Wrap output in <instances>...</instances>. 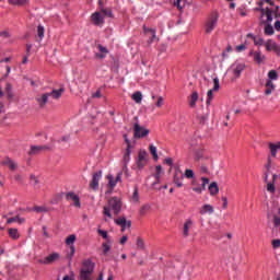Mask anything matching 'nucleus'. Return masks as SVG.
Here are the masks:
<instances>
[{
    "instance_id": "nucleus-1",
    "label": "nucleus",
    "mask_w": 280,
    "mask_h": 280,
    "mask_svg": "<svg viewBox=\"0 0 280 280\" xmlns=\"http://www.w3.org/2000/svg\"><path fill=\"white\" fill-rule=\"evenodd\" d=\"M121 207H122L121 199L118 197H112L108 200L107 206L103 208V214L106 218H109V220H113V213L114 215L121 213ZM110 211H113V213H110Z\"/></svg>"
},
{
    "instance_id": "nucleus-2",
    "label": "nucleus",
    "mask_w": 280,
    "mask_h": 280,
    "mask_svg": "<svg viewBox=\"0 0 280 280\" xmlns=\"http://www.w3.org/2000/svg\"><path fill=\"white\" fill-rule=\"evenodd\" d=\"M62 93H65V88H60L59 90H52L49 93L39 94L36 96V102L39 108H45L47 102H49V97L52 100H60L62 97Z\"/></svg>"
},
{
    "instance_id": "nucleus-3",
    "label": "nucleus",
    "mask_w": 280,
    "mask_h": 280,
    "mask_svg": "<svg viewBox=\"0 0 280 280\" xmlns=\"http://www.w3.org/2000/svg\"><path fill=\"white\" fill-rule=\"evenodd\" d=\"M93 270H95V262H93L92 259L83 260L82 268L80 270V279L81 280H91Z\"/></svg>"
},
{
    "instance_id": "nucleus-4",
    "label": "nucleus",
    "mask_w": 280,
    "mask_h": 280,
    "mask_svg": "<svg viewBox=\"0 0 280 280\" xmlns=\"http://www.w3.org/2000/svg\"><path fill=\"white\" fill-rule=\"evenodd\" d=\"M218 21H220V13L218 11L212 12L205 23L206 34H211L215 27H218Z\"/></svg>"
},
{
    "instance_id": "nucleus-5",
    "label": "nucleus",
    "mask_w": 280,
    "mask_h": 280,
    "mask_svg": "<svg viewBox=\"0 0 280 280\" xmlns=\"http://www.w3.org/2000/svg\"><path fill=\"white\" fill-rule=\"evenodd\" d=\"M150 135V130L141 127L139 122L133 125V137L135 139H143V137H148Z\"/></svg>"
},
{
    "instance_id": "nucleus-6",
    "label": "nucleus",
    "mask_w": 280,
    "mask_h": 280,
    "mask_svg": "<svg viewBox=\"0 0 280 280\" xmlns=\"http://www.w3.org/2000/svg\"><path fill=\"white\" fill-rule=\"evenodd\" d=\"M246 69V65L244 62L235 61L231 65L230 71L234 75V78H240L242 75V71Z\"/></svg>"
},
{
    "instance_id": "nucleus-7",
    "label": "nucleus",
    "mask_w": 280,
    "mask_h": 280,
    "mask_svg": "<svg viewBox=\"0 0 280 280\" xmlns=\"http://www.w3.org/2000/svg\"><path fill=\"white\" fill-rule=\"evenodd\" d=\"M136 165H137L138 170H143V167L145 165H148V152L147 151H143V150L139 151Z\"/></svg>"
},
{
    "instance_id": "nucleus-8",
    "label": "nucleus",
    "mask_w": 280,
    "mask_h": 280,
    "mask_svg": "<svg viewBox=\"0 0 280 280\" xmlns=\"http://www.w3.org/2000/svg\"><path fill=\"white\" fill-rule=\"evenodd\" d=\"M100 180H102V171H98L92 175V180L90 182V189L97 191L100 189Z\"/></svg>"
},
{
    "instance_id": "nucleus-9",
    "label": "nucleus",
    "mask_w": 280,
    "mask_h": 280,
    "mask_svg": "<svg viewBox=\"0 0 280 280\" xmlns=\"http://www.w3.org/2000/svg\"><path fill=\"white\" fill-rule=\"evenodd\" d=\"M115 224L121 228V233H124L126 229H130L132 226V222L129 220H126V217H120L118 219H115Z\"/></svg>"
},
{
    "instance_id": "nucleus-10",
    "label": "nucleus",
    "mask_w": 280,
    "mask_h": 280,
    "mask_svg": "<svg viewBox=\"0 0 280 280\" xmlns=\"http://www.w3.org/2000/svg\"><path fill=\"white\" fill-rule=\"evenodd\" d=\"M60 259V254L52 253L45 257L44 259H38V264H44L45 266H49V264H54V261H58Z\"/></svg>"
},
{
    "instance_id": "nucleus-11",
    "label": "nucleus",
    "mask_w": 280,
    "mask_h": 280,
    "mask_svg": "<svg viewBox=\"0 0 280 280\" xmlns=\"http://www.w3.org/2000/svg\"><path fill=\"white\" fill-rule=\"evenodd\" d=\"M50 150L49 145H32L28 154L31 156H35L36 154H43V152H47Z\"/></svg>"
},
{
    "instance_id": "nucleus-12",
    "label": "nucleus",
    "mask_w": 280,
    "mask_h": 280,
    "mask_svg": "<svg viewBox=\"0 0 280 280\" xmlns=\"http://www.w3.org/2000/svg\"><path fill=\"white\" fill-rule=\"evenodd\" d=\"M161 174H163V167L158 165L154 174L155 182L152 184L153 189H158V191H161V187H156V185L161 184Z\"/></svg>"
},
{
    "instance_id": "nucleus-13",
    "label": "nucleus",
    "mask_w": 280,
    "mask_h": 280,
    "mask_svg": "<svg viewBox=\"0 0 280 280\" xmlns=\"http://www.w3.org/2000/svg\"><path fill=\"white\" fill-rule=\"evenodd\" d=\"M265 47H266L267 51H275V54H277V56H280V46L278 44H276L275 40L268 39L265 43Z\"/></svg>"
},
{
    "instance_id": "nucleus-14",
    "label": "nucleus",
    "mask_w": 280,
    "mask_h": 280,
    "mask_svg": "<svg viewBox=\"0 0 280 280\" xmlns=\"http://www.w3.org/2000/svg\"><path fill=\"white\" fill-rule=\"evenodd\" d=\"M268 148H269V152H270L269 156L271 159H277V153L280 152V141L276 142V143L269 142Z\"/></svg>"
},
{
    "instance_id": "nucleus-15",
    "label": "nucleus",
    "mask_w": 280,
    "mask_h": 280,
    "mask_svg": "<svg viewBox=\"0 0 280 280\" xmlns=\"http://www.w3.org/2000/svg\"><path fill=\"white\" fill-rule=\"evenodd\" d=\"M277 89V85L275 84V82L267 80L265 83V95L269 96L272 95V93H275V90Z\"/></svg>"
},
{
    "instance_id": "nucleus-16",
    "label": "nucleus",
    "mask_w": 280,
    "mask_h": 280,
    "mask_svg": "<svg viewBox=\"0 0 280 280\" xmlns=\"http://www.w3.org/2000/svg\"><path fill=\"white\" fill-rule=\"evenodd\" d=\"M91 19L94 25H104V15L102 14V12L93 13Z\"/></svg>"
},
{
    "instance_id": "nucleus-17",
    "label": "nucleus",
    "mask_w": 280,
    "mask_h": 280,
    "mask_svg": "<svg viewBox=\"0 0 280 280\" xmlns=\"http://www.w3.org/2000/svg\"><path fill=\"white\" fill-rule=\"evenodd\" d=\"M183 178H185L183 172L176 171L173 176V183L176 185V187H183Z\"/></svg>"
},
{
    "instance_id": "nucleus-18",
    "label": "nucleus",
    "mask_w": 280,
    "mask_h": 280,
    "mask_svg": "<svg viewBox=\"0 0 280 280\" xmlns=\"http://www.w3.org/2000/svg\"><path fill=\"white\" fill-rule=\"evenodd\" d=\"M67 200H72L73 206L80 209L81 203H80V197L75 195V192H68L66 195Z\"/></svg>"
},
{
    "instance_id": "nucleus-19",
    "label": "nucleus",
    "mask_w": 280,
    "mask_h": 280,
    "mask_svg": "<svg viewBox=\"0 0 280 280\" xmlns=\"http://www.w3.org/2000/svg\"><path fill=\"white\" fill-rule=\"evenodd\" d=\"M143 32L150 38L149 43H154V40H158L156 31L154 28H148L144 26Z\"/></svg>"
},
{
    "instance_id": "nucleus-20",
    "label": "nucleus",
    "mask_w": 280,
    "mask_h": 280,
    "mask_svg": "<svg viewBox=\"0 0 280 280\" xmlns=\"http://www.w3.org/2000/svg\"><path fill=\"white\" fill-rule=\"evenodd\" d=\"M130 154H132V151L130 149H126L122 161V172H128V163H130Z\"/></svg>"
},
{
    "instance_id": "nucleus-21",
    "label": "nucleus",
    "mask_w": 280,
    "mask_h": 280,
    "mask_svg": "<svg viewBox=\"0 0 280 280\" xmlns=\"http://www.w3.org/2000/svg\"><path fill=\"white\" fill-rule=\"evenodd\" d=\"M1 165H5L7 167H9V170H11L12 172H14V170H16L18 165L15 164L14 161H12L10 158H5L4 160H2L0 162Z\"/></svg>"
},
{
    "instance_id": "nucleus-22",
    "label": "nucleus",
    "mask_w": 280,
    "mask_h": 280,
    "mask_svg": "<svg viewBox=\"0 0 280 280\" xmlns=\"http://www.w3.org/2000/svg\"><path fill=\"white\" fill-rule=\"evenodd\" d=\"M213 206H211V205H209V203H206V205H203L202 207H201V209H200V211H199V213L201 214V215H205V214H207V213H209L210 215H211V213H213Z\"/></svg>"
},
{
    "instance_id": "nucleus-23",
    "label": "nucleus",
    "mask_w": 280,
    "mask_h": 280,
    "mask_svg": "<svg viewBox=\"0 0 280 280\" xmlns=\"http://www.w3.org/2000/svg\"><path fill=\"white\" fill-rule=\"evenodd\" d=\"M209 192H210V196H217V194L220 192V188L218 187V183L215 182H212L209 187Z\"/></svg>"
},
{
    "instance_id": "nucleus-24",
    "label": "nucleus",
    "mask_w": 280,
    "mask_h": 280,
    "mask_svg": "<svg viewBox=\"0 0 280 280\" xmlns=\"http://www.w3.org/2000/svg\"><path fill=\"white\" fill-rule=\"evenodd\" d=\"M196 102H198V93L195 91L188 98L190 108H196Z\"/></svg>"
},
{
    "instance_id": "nucleus-25",
    "label": "nucleus",
    "mask_w": 280,
    "mask_h": 280,
    "mask_svg": "<svg viewBox=\"0 0 280 280\" xmlns=\"http://www.w3.org/2000/svg\"><path fill=\"white\" fill-rule=\"evenodd\" d=\"M112 245H113V240L110 238H107V241L102 244L103 255H108Z\"/></svg>"
},
{
    "instance_id": "nucleus-26",
    "label": "nucleus",
    "mask_w": 280,
    "mask_h": 280,
    "mask_svg": "<svg viewBox=\"0 0 280 280\" xmlns=\"http://www.w3.org/2000/svg\"><path fill=\"white\" fill-rule=\"evenodd\" d=\"M265 167L267 170V172L265 173V183H268V176L270 174V168L272 167V158L271 156L267 158V164Z\"/></svg>"
},
{
    "instance_id": "nucleus-27",
    "label": "nucleus",
    "mask_w": 280,
    "mask_h": 280,
    "mask_svg": "<svg viewBox=\"0 0 280 280\" xmlns=\"http://www.w3.org/2000/svg\"><path fill=\"white\" fill-rule=\"evenodd\" d=\"M260 12L262 15L265 14L267 16V23H272V10H270L269 8H261Z\"/></svg>"
},
{
    "instance_id": "nucleus-28",
    "label": "nucleus",
    "mask_w": 280,
    "mask_h": 280,
    "mask_svg": "<svg viewBox=\"0 0 280 280\" xmlns=\"http://www.w3.org/2000/svg\"><path fill=\"white\" fill-rule=\"evenodd\" d=\"M192 224L194 222L190 219L186 220V222L184 223V237H187L189 235V229H191Z\"/></svg>"
},
{
    "instance_id": "nucleus-29",
    "label": "nucleus",
    "mask_w": 280,
    "mask_h": 280,
    "mask_svg": "<svg viewBox=\"0 0 280 280\" xmlns=\"http://www.w3.org/2000/svg\"><path fill=\"white\" fill-rule=\"evenodd\" d=\"M14 222H18V224H23L25 222V219L24 218H20L19 215H15V217L9 218L7 220V224H12Z\"/></svg>"
},
{
    "instance_id": "nucleus-30",
    "label": "nucleus",
    "mask_w": 280,
    "mask_h": 280,
    "mask_svg": "<svg viewBox=\"0 0 280 280\" xmlns=\"http://www.w3.org/2000/svg\"><path fill=\"white\" fill-rule=\"evenodd\" d=\"M9 236L11 237V240H19V237H21V234H19V230L11 228L9 229Z\"/></svg>"
},
{
    "instance_id": "nucleus-31",
    "label": "nucleus",
    "mask_w": 280,
    "mask_h": 280,
    "mask_svg": "<svg viewBox=\"0 0 280 280\" xmlns=\"http://www.w3.org/2000/svg\"><path fill=\"white\" fill-rule=\"evenodd\" d=\"M202 159H209V156L205 158V150L199 149L195 152V160L196 161H202Z\"/></svg>"
},
{
    "instance_id": "nucleus-32",
    "label": "nucleus",
    "mask_w": 280,
    "mask_h": 280,
    "mask_svg": "<svg viewBox=\"0 0 280 280\" xmlns=\"http://www.w3.org/2000/svg\"><path fill=\"white\" fill-rule=\"evenodd\" d=\"M78 240V236H75V234H71L66 238V244L67 246H74L73 244H75V241Z\"/></svg>"
},
{
    "instance_id": "nucleus-33",
    "label": "nucleus",
    "mask_w": 280,
    "mask_h": 280,
    "mask_svg": "<svg viewBox=\"0 0 280 280\" xmlns=\"http://www.w3.org/2000/svg\"><path fill=\"white\" fill-rule=\"evenodd\" d=\"M131 97L133 102H136V104H141V100H143V95L141 94V92L133 93Z\"/></svg>"
},
{
    "instance_id": "nucleus-34",
    "label": "nucleus",
    "mask_w": 280,
    "mask_h": 280,
    "mask_svg": "<svg viewBox=\"0 0 280 280\" xmlns=\"http://www.w3.org/2000/svg\"><path fill=\"white\" fill-rule=\"evenodd\" d=\"M107 180L110 189H115V187L117 186V180L115 179V177H113V175H107Z\"/></svg>"
},
{
    "instance_id": "nucleus-35",
    "label": "nucleus",
    "mask_w": 280,
    "mask_h": 280,
    "mask_svg": "<svg viewBox=\"0 0 280 280\" xmlns=\"http://www.w3.org/2000/svg\"><path fill=\"white\" fill-rule=\"evenodd\" d=\"M267 183V191L269 194H275L277 191V187H275V182H266Z\"/></svg>"
},
{
    "instance_id": "nucleus-36",
    "label": "nucleus",
    "mask_w": 280,
    "mask_h": 280,
    "mask_svg": "<svg viewBox=\"0 0 280 280\" xmlns=\"http://www.w3.org/2000/svg\"><path fill=\"white\" fill-rule=\"evenodd\" d=\"M270 80V82H272V80H279V73L276 72V70H270L268 72V79Z\"/></svg>"
},
{
    "instance_id": "nucleus-37",
    "label": "nucleus",
    "mask_w": 280,
    "mask_h": 280,
    "mask_svg": "<svg viewBox=\"0 0 280 280\" xmlns=\"http://www.w3.org/2000/svg\"><path fill=\"white\" fill-rule=\"evenodd\" d=\"M149 150L154 161H159V153H156V147H154V144H150Z\"/></svg>"
},
{
    "instance_id": "nucleus-38",
    "label": "nucleus",
    "mask_w": 280,
    "mask_h": 280,
    "mask_svg": "<svg viewBox=\"0 0 280 280\" xmlns=\"http://www.w3.org/2000/svg\"><path fill=\"white\" fill-rule=\"evenodd\" d=\"M265 34L266 36H272V34H275V27H272L270 24H267L265 26Z\"/></svg>"
},
{
    "instance_id": "nucleus-39",
    "label": "nucleus",
    "mask_w": 280,
    "mask_h": 280,
    "mask_svg": "<svg viewBox=\"0 0 280 280\" xmlns=\"http://www.w3.org/2000/svg\"><path fill=\"white\" fill-rule=\"evenodd\" d=\"M37 36L43 40L45 38V27L43 25L37 26Z\"/></svg>"
},
{
    "instance_id": "nucleus-40",
    "label": "nucleus",
    "mask_w": 280,
    "mask_h": 280,
    "mask_svg": "<svg viewBox=\"0 0 280 280\" xmlns=\"http://www.w3.org/2000/svg\"><path fill=\"white\" fill-rule=\"evenodd\" d=\"M131 200L132 202H139V188L137 186L133 188Z\"/></svg>"
},
{
    "instance_id": "nucleus-41",
    "label": "nucleus",
    "mask_w": 280,
    "mask_h": 280,
    "mask_svg": "<svg viewBox=\"0 0 280 280\" xmlns=\"http://www.w3.org/2000/svg\"><path fill=\"white\" fill-rule=\"evenodd\" d=\"M9 3H11V5H25L27 0H9Z\"/></svg>"
},
{
    "instance_id": "nucleus-42",
    "label": "nucleus",
    "mask_w": 280,
    "mask_h": 280,
    "mask_svg": "<svg viewBox=\"0 0 280 280\" xmlns=\"http://www.w3.org/2000/svg\"><path fill=\"white\" fill-rule=\"evenodd\" d=\"M101 14L104 16H108L109 19L113 18V10L110 9H102Z\"/></svg>"
},
{
    "instance_id": "nucleus-43",
    "label": "nucleus",
    "mask_w": 280,
    "mask_h": 280,
    "mask_svg": "<svg viewBox=\"0 0 280 280\" xmlns=\"http://www.w3.org/2000/svg\"><path fill=\"white\" fill-rule=\"evenodd\" d=\"M33 211H36V213H47L49 211V209H47L46 207H35L33 208Z\"/></svg>"
},
{
    "instance_id": "nucleus-44",
    "label": "nucleus",
    "mask_w": 280,
    "mask_h": 280,
    "mask_svg": "<svg viewBox=\"0 0 280 280\" xmlns=\"http://www.w3.org/2000/svg\"><path fill=\"white\" fill-rule=\"evenodd\" d=\"M137 248H139L140 250H143V248H145V244L143 243V238H141V237L137 238Z\"/></svg>"
},
{
    "instance_id": "nucleus-45",
    "label": "nucleus",
    "mask_w": 280,
    "mask_h": 280,
    "mask_svg": "<svg viewBox=\"0 0 280 280\" xmlns=\"http://www.w3.org/2000/svg\"><path fill=\"white\" fill-rule=\"evenodd\" d=\"M213 91L214 90H209L207 93V101L206 104L209 106V104H211V100H213Z\"/></svg>"
},
{
    "instance_id": "nucleus-46",
    "label": "nucleus",
    "mask_w": 280,
    "mask_h": 280,
    "mask_svg": "<svg viewBox=\"0 0 280 280\" xmlns=\"http://www.w3.org/2000/svg\"><path fill=\"white\" fill-rule=\"evenodd\" d=\"M97 233H98V235H102L103 240H106V242L109 240V238H108V232L98 229V230H97Z\"/></svg>"
},
{
    "instance_id": "nucleus-47",
    "label": "nucleus",
    "mask_w": 280,
    "mask_h": 280,
    "mask_svg": "<svg viewBox=\"0 0 280 280\" xmlns=\"http://www.w3.org/2000/svg\"><path fill=\"white\" fill-rule=\"evenodd\" d=\"M254 45L261 47L264 45V38L261 37H254Z\"/></svg>"
},
{
    "instance_id": "nucleus-48",
    "label": "nucleus",
    "mask_w": 280,
    "mask_h": 280,
    "mask_svg": "<svg viewBox=\"0 0 280 280\" xmlns=\"http://www.w3.org/2000/svg\"><path fill=\"white\" fill-rule=\"evenodd\" d=\"M213 84H214V86H213L212 91H219L220 90V79L214 78Z\"/></svg>"
},
{
    "instance_id": "nucleus-49",
    "label": "nucleus",
    "mask_w": 280,
    "mask_h": 280,
    "mask_svg": "<svg viewBox=\"0 0 280 280\" xmlns=\"http://www.w3.org/2000/svg\"><path fill=\"white\" fill-rule=\"evenodd\" d=\"M148 211H150V206L149 205L142 206L140 209V214L145 215V213H148Z\"/></svg>"
},
{
    "instance_id": "nucleus-50",
    "label": "nucleus",
    "mask_w": 280,
    "mask_h": 280,
    "mask_svg": "<svg viewBox=\"0 0 280 280\" xmlns=\"http://www.w3.org/2000/svg\"><path fill=\"white\" fill-rule=\"evenodd\" d=\"M254 60L256 62H261V52L260 51L254 52Z\"/></svg>"
},
{
    "instance_id": "nucleus-51",
    "label": "nucleus",
    "mask_w": 280,
    "mask_h": 280,
    "mask_svg": "<svg viewBox=\"0 0 280 280\" xmlns=\"http://www.w3.org/2000/svg\"><path fill=\"white\" fill-rule=\"evenodd\" d=\"M184 176H186L187 178H194V171L187 168V170L185 171Z\"/></svg>"
},
{
    "instance_id": "nucleus-52",
    "label": "nucleus",
    "mask_w": 280,
    "mask_h": 280,
    "mask_svg": "<svg viewBox=\"0 0 280 280\" xmlns=\"http://www.w3.org/2000/svg\"><path fill=\"white\" fill-rule=\"evenodd\" d=\"M97 49L101 51V54H108V49L101 44H98Z\"/></svg>"
},
{
    "instance_id": "nucleus-53",
    "label": "nucleus",
    "mask_w": 280,
    "mask_h": 280,
    "mask_svg": "<svg viewBox=\"0 0 280 280\" xmlns=\"http://www.w3.org/2000/svg\"><path fill=\"white\" fill-rule=\"evenodd\" d=\"M155 106H158V108H161V106H163V96L158 97V102L155 103Z\"/></svg>"
},
{
    "instance_id": "nucleus-54",
    "label": "nucleus",
    "mask_w": 280,
    "mask_h": 280,
    "mask_svg": "<svg viewBox=\"0 0 280 280\" xmlns=\"http://www.w3.org/2000/svg\"><path fill=\"white\" fill-rule=\"evenodd\" d=\"M271 244L272 248H280V240H273Z\"/></svg>"
},
{
    "instance_id": "nucleus-55",
    "label": "nucleus",
    "mask_w": 280,
    "mask_h": 280,
    "mask_svg": "<svg viewBox=\"0 0 280 280\" xmlns=\"http://www.w3.org/2000/svg\"><path fill=\"white\" fill-rule=\"evenodd\" d=\"M164 163L166 165H170V167H172V165H174V160H172V158H167V159L164 160Z\"/></svg>"
},
{
    "instance_id": "nucleus-56",
    "label": "nucleus",
    "mask_w": 280,
    "mask_h": 280,
    "mask_svg": "<svg viewBox=\"0 0 280 280\" xmlns=\"http://www.w3.org/2000/svg\"><path fill=\"white\" fill-rule=\"evenodd\" d=\"M69 139H70L69 136H63V137H61V138L58 140V143H62V142L67 143V142L69 141Z\"/></svg>"
},
{
    "instance_id": "nucleus-57",
    "label": "nucleus",
    "mask_w": 280,
    "mask_h": 280,
    "mask_svg": "<svg viewBox=\"0 0 280 280\" xmlns=\"http://www.w3.org/2000/svg\"><path fill=\"white\" fill-rule=\"evenodd\" d=\"M124 139H125V143H127V149L132 148V145L130 144V140L128 139V135H124Z\"/></svg>"
},
{
    "instance_id": "nucleus-58",
    "label": "nucleus",
    "mask_w": 280,
    "mask_h": 280,
    "mask_svg": "<svg viewBox=\"0 0 280 280\" xmlns=\"http://www.w3.org/2000/svg\"><path fill=\"white\" fill-rule=\"evenodd\" d=\"M30 178H31V183H33V185H38V178L35 177V175H31Z\"/></svg>"
},
{
    "instance_id": "nucleus-59",
    "label": "nucleus",
    "mask_w": 280,
    "mask_h": 280,
    "mask_svg": "<svg viewBox=\"0 0 280 280\" xmlns=\"http://www.w3.org/2000/svg\"><path fill=\"white\" fill-rule=\"evenodd\" d=\"M192 191H195L196 194H202V188L200 186H195L192 187Z\"/></svg>"
},
{
    "instance_id": "nucleus-60",
    "label": "nucleus",
    "mask_w": 280,
    "mask_h": 280,
    "mask_svg": "<svg viewBox=\"0 0 280 280\" xmlns=\"http://www.w3.org/2000/svg\"><path fill=\"white\" fill-rule=\"evenodd\" d=\"M222 201H223V209H228L229 200L226 199V197H222Z\"/></svg>"
},
{
    "instance_id": "nucleus-61",
    "label": "nucleus",
    "mask_w": 280,
    "mask_h": 280,
    "mask_svg": "<svg viewBox=\"0 0 280 280\" xmlns=\"http://www.w3.org/2000/svg\"><path fill=\"white\" fill-rule=\"evenodd\" d=\"M246 49V45L242 44L236 46V51H244Z\"/></svg>"
},
{
    "instance_id": "nucleus-62",
    "label": "nucleus",
    "mask_w": 280,
    "mask_h": 280,
    "mask_svg": "<svg viewBox=\"0 0 280 280\" xmlns=\"http://www.w3.org/2000/svg\"><path fill=\"white\" fill-rule=\"evenodd\" d=\"M12 92V84L11 83H7L5 84V93H10Z\"/></svg>"
},
{
    "instance_id": "nucleus-63",
    "label": "nucleus",
    "mask_w": 280,
    "mask_h": 280,
    "mask_svg": "<svg viewBox=\"0 0 280 280\" xmlns=\"http://www.w3.org/2000/svg\"><path fill=\"white\" fill-rule=\"evenodd\" d=\"M92 97H102V91L97 90L94 94H92Z\"/></svg>"
},
{
    "instance_id": "nucleus-64",
    "label": "nucleus",
    "mask_w": 280,
    "mask_h": 280,
    "mask_svg": "<svg viewBox=\"0 0 280 280\" xmlns=\"http://www.w3.org/2000/svg\"><path fill=\"white\" fill-rule=\"evenodd\" d=\"M275 30H277V32H280V21H276Z\"/></svg>"
}]
</instances>
